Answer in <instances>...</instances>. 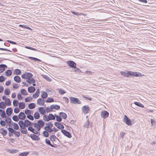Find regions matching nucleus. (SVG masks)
Listing matches in <instances>:
<instances>
[{
    "instance_id": "1",
    "label": "nucleus",
    "mask_w": 156,
    "mask_h": 156,
    "mask_svg": "<svg viewBox=\"0 0 156 156\" xmlns=\"http://www.w3.org/2000/svg\"><path fill=\"white\" fill-rule=\"evenodd\" d=\"M70 103L75 104H81V102L77 98L71 97L70 98Z\"/></svg>"
},
{
    "instance_id": "2",
    "label": "nucleus",
    "mask_w": 156,
    "mask_h": 156,
    "mask_svg": "<svg viewBox=\"0 0 156 156\" xmlns=\"http://www.w3.org/2000/svg\"><path fill=\"white\" fill-rule=\"evenodd\" d=\"M33 76L32 74L30 73L25 72L24 74L21 75V77L22 78L28 80L32 77Z\"/></svg>"
},
{
    "instance_id": "3",
    "label": "nucleus",
    "mask_w": 156,
    "mask_h": 156,
    "mask_svg": "<svg viewBox=\"0 0 156 156\" xmlns=\"http://www.w3.org/2000/svg\"><path fill=\"white\" fill-rule=\"evenodd\" d=\"M129 74L130 76H133L136 77H140L141 76L143 75H142L141 73L138 72H133L129 71Z\"/></svg>"
},
{
    "instance_id": "4",
    "label": "nucleus",
    "mask_w": 156,
    "mask_h": 156,
    "mask_svg": "<svg viewBox=\"0 0 156 156\" xmlns=\"http://www.w3.org/2000/svg\"><path fill=\"white\" fill-rule=\"evenodd\" d=\"M123 120L127 125L130 126L132 125L130 120L126 115H124Z\"/></svg>"
},
{
    "instance_id": "5",
    "label": "nucleus",
    "mask_w": 156,
    "mask_h": 156,
    "mask_svg": "<svg viewBox=\"0 0 156 156\" xmlns=\"http://www.w3.org/2000/svg\"><path fill=\"white\" fill-rule=\"evenodd\" d=\"M82 111L84 114H86L90 111V108L88 105L84 106L82 108Z\"/></svg>"
},
{
    "instance_id": "6",
    "label": "nucleus",
    "mask_w": 156,
    "mask_h": 156,
    "mask_svg": "<svg viewBox=\"0 0 156 156\" xmlns=\"http://www.w3.org/2000/svg\"><path fill=\"white\" fill-rule=\"evenodd\" d=\"M109 113L106 111H103L101 112V116L104 119L107 118L109 115Z\"/></svg>"
},
{
    "instance_id": "7",
    "label": "nucleus",
    "mask_w": 156,
    "mask_h": 156,
    "mask_svg": "<svg viewBox=\"0 0 156 156\" xmlns=\"http://www.w3.org/2000/svg\"><path fill=\"white\" fill-rule=\"evenodd\" d=\"M62 133L66 136L69 138L71 137L72 136L70 133L65 130L62 129L61 130Z\"/></svg>"
},
{
    "instance_id": "8",
    "label": "nucleus",
    "mask_w": 156,
    "mask_h": 156,
    "mask_svg": "<svg viewBox=\"0 0 156 156\" xmlns=\"http://www.w3.org/2000/svg\"><path fill=\"white\" fill-rule=\"evenodd\" d=\"M67 64L70 67L73 68L76 66V64L73 61H68L67 62Z\"/></svg>"
},
{
    "instance_id": "9",
    "label": "nucleus",
    "mask_w": 156,
    "mask_h": 156,
    "mask_svg": "<svg viewBox=\"0 0 156 156\" xmlns=\"http://www.w3.org/2000/svg\"><path fill=\"white\" fill-rule=\"evenodd\" d=\"M54 125L58 129H62L64 128V126L60 122H55L54 123Z\"/></svg>"
},
{
    "instance_id": "10",
    "label": "nucleus",
    "mask_w": 156,
    "mask_h": 156,
    "mask_svg": "<svg viewBox=\"0 0 156 156\" xmlns=\"http://www.w3.org/2000/svg\"><path fill=\"white\" fill-rule=\"evenodd\" d=\"M44 100L41 98H38L37 101V104L40 106H42L44 104Z\"/></svg>"
},
{
    "instance_id": "11",
    "label": "nucleus",
    "mask_w": 156,
    "mask_h": 156,
    "mask_svg": "<svg viewBox=\"0 0 156 156\" xmlns=\"http://www.w3.org/2000/svg\"><path fill=\"white\" fill-rule=\"evenodd\" d=\"M19 119L22 120H23L25 119L26 116L25 114L23 112H20L18 115Z\"/></svg>"
},
{
    "instance_id": "12",
    "label": "nucleus",
    "mask_w": 156,
    "mask_h": 156,
    "mask_svg": "<svg viewBox=\"0 0 156 156\" xmlns=\"http://www.w3.org/2000/svg\"><path fill=\"white\" fill-rule=\"evenodd\" d=\"M30 136L33 140H38L40 139V138L37 136L36 135L34 134H31Z\"/></svg>"
},
{
    "instance_id": "13",
    "label": "nucleus",
    "mask_w": 156,
    "mask_h": 156,
    "mask_svg": "<svg viewBox=\"0 0 156 156\" xmlns=\"http://www.w3.org/2000/svg\"><path fill=\"white\" fill-rule=\"evenodd\" d=\"M18 124L21 129H25L24 122L22 120H20L19 121Z\"/></svg>"
},
{
    "instance_id": "14",
    "label": "nucleus",
    "mask_w": 156,
    "mask_h": 156,
    "mask_svg": "<svg viewBox=\"0 0 156 156\" xmlns=\"http://www.w3.org/2000/svg\"><path fill=\"white\" fill-rule=\"evenodd\" d=\"M6 112L7 115L8 116L10 115L12 112V109L11 108H7L6 110Z\"/></svg>"
},
{
    "instance_id": "15",
    "label": "nucleus",
    "mask_w": 156,
    "mask_h": 156,
    "mask_svg": "<svg viewBox=\"0 0 156 156\" xmlns=\"http://www.w3.org/2000/svg\"><path fill=\"white\" fill-rule=\"evenodd\" d=\"M28 129L29 131H30L34 134H37L38 133V131L34 129L33 128V127L31 126H29L28 128Z\"/></svg>"
},
{
    "instance_id": "16",
    "label": "nucleus",
    "mask_w": 156,
    "mask_h": 156,
    "mask_svg": "<svg viewBox=\"0 0 156 156\" xmlns=\"http://www.w3.org/2000/svg\"><path fill=\"white\" fill-rule=\"evenodd\" d=\"M7 67V66L5 64L0 65V73H1L5 70V68Z\"/></svg>"
},
{
    "instance_id": "17",
    "label": "nucleus",
    "mask_w": 156,
    "mask_h": 156,
    "mask_svg": "<svg viewBox=\"0 0 156 156\" xmlns=\"http://www.w3.org/2000/svg\"><path fill=\"white\" fill-rule=\"evenodd\" d=\"M38 111L41 114L44 115L46 113L45 110L43 107H39L38 108Z\"/></svg>"
},
{
    "instance_id": "18",
    "label": "nucleus",
    "mask_w": 156,
    "mask_h": 156,
    "mask_svg": "<svg viewBox=\"0 0 156 156\" xmlns=\"http://www.w3.org/2000/svg\"><path fill=\"white\" fill-rule=\"evenodd\" d=\"M0 115L1 117L3 118H6V114L4 111L0 109Z\"/></svg>"
},
{
    "instance_id": "19",
    "label": "nucleus",
    "mask_w": 156,
    "mask_h": 156,
    "mask_svg": "<svg viewBox=\"0 0 156 156\" xmlns=\"http://www.w3.org/2000/svg\"><path fill=\"white\" fill-rule=\"evenodd\" d=\"M14 80L17 83H19L21 81L20 77L18 76H15L14 77Z\"/></svg>"
},
{
    "instance_id": "20",
    "label": "nucleus",
    "mask_w": 156,
    "mask_h": 156,
    "mask_svg": "<svg viewBox=\"0 0 156 156\" xmlns=\"http://www.w3.org/2000/svg\"><path fill=\"white\" fill-rule=\"evenodd\" d=\"M35 88L34 87H30L28 88V91L30 93H31L34 92L35 91Z\"/></svg>"
},
{
    "instance_id": "21",
    "label": "nucleus",
    "mask_w": 156,
    "mask_h": 156,
    "mask_svg": "<svg viewBox=\"0 0 156 156\" xmlns=\"http://www.w3.org/2000/svg\"><path fill=\"white\" fill-rule=\"evenodd\" d=\"M48 116V119H49V121L51 120H54L55 119V115H53L52 114H49Z\"/></svg>"
},
{
    "instance_id": "22",
    "label": "nucleus",
    "mask_w": 156,
    "mask_h": 156,
    "mask_svg": "<svg viewBox=\"0 0 156 156\" xmlns=\"http://www.w3.org/2000/svg\"><path fill=\"white\" fill-rule=\"evenodd\" d=\"M26 81L29 84H30L32 83H35V80L32 77L29 79L27 80Z\"/></svg>"
},
{
    "instance_id": "23",
    "label": "nucleus",
    "mask_w": 156,
    "mask_h": 156,
    "mask_svg": "<svg viewBox=\"0 0 156 156\" xmlns=\"http://www.w3.org/2000/svg\"><path fill=\"white\" fill-rule=\"evenodd\" d=\"M5 75L7 76H10L12 74V71L10 69H8L5 72Z\"/></svg>"
},
{
    "instance_id": "24",
    "label": "nucleus",
    "mask_w": 156,
    "mask_h": 156,
    "mask_svg": "<svg viewBox=\"0 0 156 156\" xmlns=\"http://www.w3.org/2000/svg\"><path fill=\"white\" fill-rule=\"evenodd\" d=\"M25 128L30 126L31 124V122L28 120L26 119L24 120Z\"/></svg>"
},
{
    "instance_id": "25",
    "label": "nucleus",
    "mask_w": 156,
    "mask_h": 156,
    "mask_svg": "<svg viewBox=\"0 0 156 156\" xmlns=\"http://www.w3.org/2000/svg\"><path fill=\"white\" fill-rule=\"evenodd\" d=\"M39 89H37L35 93L33 94V98H35L37 97L39 95Z\"/></svg>"
},
{
    "instance_id": "26",
    "label": "nucleus",
    "mask_w": 156,
    "mask_h": 156,
    "mask_svg": "<svg viewBox=\"0 0 156 156\" xmlns=\"http://www.w3.org/2000/svg\"><path fill=\"white\" fill-rule=\"evenodd\" d=\"M59 115L61 117H62L63 119H66L67 117V115L65 113L63 112H60L59 113Z\"/></svg>"
},
{
    "instance_id": "27",
    "label": "nucleus",
    "mask_w": 156,
    "mask_h": 156,
    "mask_svg": "<svg viewBox=\"0 0 156 156\" xmlns=\"http://www.w3.org/2000/svg\"><path fill=\"white\" fill-rule=\"evenodd\" d=\"M41 97L43 99L45 98L48 97V94H47L44 91H42L41 92Z\"/></svg>"
},
{
    "instance_id": "28",
    "label": "nucleus",
    "mask_w": 156,
    "mask_h": 156,
    "mask_svg": "<svg viewBox=\"0 0 156 156\" xmlns=\"http://www.w3.org/2000/svg\"><path fill=\"white\" fill-rule=\"evenodd\" d=\"M130 71H128L127 72H123L121 71L120 72V73L121 74L124 76H127V77H129V76H130V75H129V72Z\"/></svg>"
},
{
    "instance_id": "29",
    "label": "nucleus",
    "mask_w": 156,
    "mask_h": 156,
    "mask_svg": "<svg viewBox=\"0 0 156 156\" xmlns=\"http://www.w3.org/2000/svg\"><path fill=\"white\" fill-rule=\"evenodd\" d=\"M38 126L42 127L44 125V122L42 120H39L37 122Z\"/></svg>"
},
{
    "instance_id": "30",
    "label": "nucleus",
    "mask_w": 156,
    "mask_h": 156,
    "mask_svg": "<svg viewBox=\"0 0 156 156\" xmlns=\"http://www.w3.org/2000/svg\"><path fill=\"white\" fill-rule=\"evenodd\" d=\"M5 105L7 106H10L11 105V101H10V99L7 98L6 99V100L5 101Z\"/></svg>"
},
{
    "instance_id": "31",
    "label": "nucleus",
    "mask_w": 156,
    "mask_h": 156,
    "mask_svg": "<svg viewBox=\"0 0 156 156\" xmlns=\"http://www.w3.org/2000/svg\"><path fill=\"white\" fill-rule=\"evenodd\" d=\"M51 108H52V109H55L56 110H58L60 108V107L59 106L56 105H51Z\"/></svg>"
},
{
    "instance_id": "32",
    "label": "nucleus",
    "mask_w": 156,
    "mask_h": 156,
    "mask_svg": "<svg viewBox=\"0 0 156 156\" xmlns=\"http://www.w3.org/2000/svg\"><path fill=\"white\" fill-rule=\"evenodd\" d=\"M25 107V103L24 102H20L19 103V107L21 109H23Z\"/></svg>"
},
{
    "instance_id": "33",
    "label": "nucleus",
    "mask_w": 156,
    "mask_h": 156,
    "mask_svg": "<svg viewBox=\"0 0 156 156\" xmlns=\"http://www.w3.org/2000/svg\"><path fill=\"white\" fill-rule=\"evenodd\" d=\"M35 104L34 103H31L28 105V107L30 109H33L35 108Z\"/></svg>"
},
{
    "instance_id": "34",
    "label": "nucleus",
    "mask_w": 156,
    "mask_h": 156,
    "mask_svg": "<svg viewBox=\"0 0 156 156\" xmlns=\"http://www.w3.org/2000/svg\"><path fill=\"white\" fill-rule=\"evenodd\" d=\"M45 141L46 143L47 144L49 145L50 146L52 147H55L54 145L51 144L50 140L49 139H45Z\"/></svg>"
},
{
    "instance_id": "35",
    "label": "nucleus",
    "mask_w": 156,
    "mask_h": 156,
    "mask_svg": "<svg viewBox=\"0 0 156 156\" xmlns=\"http://www.w3.org/2000/svg\"><path fill=\"white\" fill-rule=\"evenodd\" d=\"M55 118H56V120L58 122H61L62 121V119L61 117L58 115H56V114H55Z\"/></svg>"
},
{
    "instance_id": "36",
    "label": "nucleus",
    "mask_w": 156,
    "mask_h": 156,
    "mask_svg": "<svg viewBox=\"0 0 156 156\" xmlns=\"http://www.w3.org/2000/svg\"><path fill=\"white\" fill-rule=\"evenodd\" d=\"M6 106L3 101H2L0 103V108L2 109H5V108Z\"/></svg>"
},
{
    "instance_id": "37",
    "label": "nucleus",
    "mask_w": 156,
    "mask_h": 156,
    "mask_svg": "<svg viewBox=\"0 0 156 156\" xmlns=\"http://www.w3.org/2000/svg\"><path fill=\"white\" fill-rule=\"evenodd\" d=\"M40 117L39 113L37 112H36L34 114V117L35 119H38Z\"/></svg>"
},
{
    "instance_id": "38",
    "label": "nucleus",
    "mask_w": 156,
    "mask_h": 156,
    "mask_svg": "<svg viewBox=\"0 0 156 156\" xmlns=\"http://www.w3.org/2000/svg\"><path fill=\"white\" fill-rule=\"evenodd\" d=\"M21 93L24 95H27L28 94L27 92V91L25 89H22L20 91Z\"/></svg>"
},
{
    "instance_id": "39",
    "label": "nucleus",
    "mask_w": 156,
    "mask_h": 156,
    "mask_svg": "<svg viewBox=\"0 0 156 156\" xmlns=\"http://www.w3.org/2000/svg\"><path fill=\"white\" fill-rule=\"evenodd\" d=\"M49 138L50 140L52 142H54L55 141V138L58 139V138L55 135L51 136Z\"/></svg>"
},
{
    "instance_id": "40",
    "label": "nucleus",
    "mask_w": 156,
    "mask_h": 156,
    "mask_svg": "<svg viewBox=\"0 0 156 156\" xmlns=\"http://www.w3.org/2000/svg\"><path fill=\"white\" fill-rule=\"evenodd\" d=\"M134 104L137 106H138L139 107H141V108H144V105L140 103L137 102H135Z\"/></svg>"
},
{
    "instance_id": "41",
    "label": "nucleus",
    "mask_w": 156,
    "mask_h": 156,
    "mask_svg": "<svg viewBox=\"0 0 156 156\" xmlns=\"http://www.w3.org/2000/svg\"><path fill=\"white\" fill-rule=\"evenodd\" d=\"M54 99L52 98H48L45 101V102L47 103L52 102L54 101Z\"/></svg>"
},
{
    "instance_id": "42",
    "label": "nucleus",
    "mask_w": 156,
    "mask_h": 156,
    "mask_svg": "<svg viewBox=\"0 0 156 156\" xmlns=\"http://www.w3.org/2000/svg\"><path fill=\"white\" fill-rule=\"evenodd\" d=\"M52 110H53L52 109V108H51V106H50V107H48L45 108L46 112L48 113L52 112Z\"/></svg>"
},
{
    "instance_id": "43",
    "label": "nucleus",
    "mask_w": 156,
    "mask_h": 156,
    "mask_svg": "<svg viewBox=\"0 0 156 156\" xmlns=\"http://www.w3.org/2000/svg\"><path fill=\"white\" fill-rule=\"evenodd\" d=\"M41 76L43 78L46 79L47 80L49 81H51V79L50 78L48 77V76L47 75H42Z\"/></svg>"
},
{
    "instance_id": "44",
    "label": "nucleus",
    "mask_w": 156,
    "mask_h": 156,
    "mask_svg": "<svg viewBox=\"0 0 156 156\" xmlns=\"http://www.w3.org/2000/svg\"><path fill=\"white\" fill-rule=\"evenodd\" d=\"M10 92V90L9 89H6L4 91V93L6 95H8L9 94Z\"/></svg>"
},
{
    "instance_id": "45",
    "label": "nucleus",
    "mask_w": 156,
    "mask_h": 156,
    "mask_svg": "<svg viewBox=\"0 0 156 156\" xmlns=\"http://www.w3.org/2000/svg\"><path fill=\"white\" fill-rule=\"evenodd\" d=\"M12 119L16 122H18L19 120V117L16 115H14L12 116Z\"/></svg>"
},
{
    "instance_id": "46",
    "label": "nucleus",
    "mask_w": 156,
    "mask_h": 156,
    "mask_svg": "<svg viewBox=\"0 0 156 156\" xmlns=\"http://www.w3.org/2000/svg\"><path fill=\"white\" fill-rule=\"evenodd\" d=\"M14 72L15 73V74L17 75H20L21 73V71L20 69H15Z\"/></svg>"
},
{
    "instance_id": "47",
    "label": "nucleus",
    "mask_w": 156,
    "mask_h": 156,
    "mask_svg": "<svg viewBox=\"0 0 156 156\" xmlns=\"http://www.w3.org/2000/svg\"><path fill=\"white\" fill-rule=\"evenodd\" d=\"M29 153V152H25L22 153L19 155V156H27Z\"/></svg>"
},
{
    "instance_id": "48",
    "label": "nucleus",
    "mask_w": 156,
    "mask_h": 156,
    "mask_svg": "<svg viewBox=\"0 0 156 156\" xmlns=\"http://www.w3.org/2000/svg\"><path fill=\"white\" fill-rule=\"evenodd\" d=\"M5 121L6 123L8 124L11 123L12 121L11 119L9 117H7Z\"/></svg>"
},
{
    "instance_id": "49",
    "label": "nucleus",
    "mask_w": 156,
    "mask_h": 156,
    "mask_svg": "<svg viewBox=\"0 0 156 156\" xmlns=\"http://www.w3.org/2000/svg\"><path fill=\"white\" fill-rule=\"evenodd\" d=\"M32 111H31L27 109L25 110V113L27 115H30L31 114Z\"/></svg>"
},
{
    "instance_id": "50",
    "label": "nucleus",
    "mask_w": 156,
    "mask_h": 156,
    "mask_svg": "<svg viewBox=\"0 0 156 156\" xmlns=\"http://www.w3.org/2000/svg\"><path fill=\"white\" fill-rule=\"evenodd\" d=\"M1 130H2L3 131L2 132V134L3 135L6 136L7 135V132L6 130L3 129V128L1 129Z\"/></svg>"
},
{
    "instance_id": "51",
    "label": "nucleus",
    "mask_w": 156,
    "mask_h": 156,
    "mask_svg": "<svg viewBox=\"0 0 156 156\" xmlns=\"http://www.w3.org/2000/svg\"><path fill=\"white\" fill-rule=\"evenodd\" d=\"M73 68H74V71L75 72L77 73H81V70L79 68L76 67V66L75 67H74Z\"/></svg>"
},
{
    "instance_id": "52",
    "label": "nucleus",
    "mask_w": 156,
    "mask_h": 156,
    "mask_svg": "<svg viewBox=\"0 0 156 156\" xmlns=\"http://www.w3.org/2000/svg\"><path fill=\"white\" fill-rule=\"evenodd\" d=\"M29 58L31 59L32 60H34L35 61H38L39 62H41V60L38 59L37 58L31 57H29Z\"/></svg>"
},
{
    "instance_id": "53",
    "label": "nucleus",
    "mask_w": 156,
    "mask_h": 156,
    "mask_svg": "<svg viewBox=\"0 0 156 156\" xmlns=\"http://www.w3.org/2000/svg\"><path fill=\"white\" fill-rule=\"evenodd\" d=\"M43 136L45 137H48L49 136V134L48 132L46 131H43Z\"/></svg>"
},
{
    "instance_id": "54",
    "label": "nucleus",
    "mask_w": 156,
    "mask_h": 156,
    "mask_svg": "<svg viewBox=\"0 0 156 156\" xmlns=\"http://www.w3.org/2000/svg\"><path fill=\"white\" fill-rule=\"evenodd\" d=\"M13 128L14 129L16 130L18 129L19 128L18 124L16 123H14L13 124Z\"/></svg>"
},
{
    "instance_id": "55",
    "label": "nucleus",
    "mask_w": 156,
    "mask_h": 156,
    "mask_svg": "<svg viewBox=\"0 0 156 156\" xmlns=\"http://www.w3.org/2000/svg\"><path fill=\"white\" fill-rule=\"evenodd\" d=\"M59 93L61 95L65 93L66 92L62 89H60L58 91Z\"/></svg>"
},
{
    "instance_id": "56",
    "label": "nucleus",
    "mask_w": 156,
    "mask_h": 156,
    "mask_svg": "<svg viewBox=\"0 0 156 156\" xmlns=\"http://www.w3.org/2000/svg\"><path fill=\"white\" fill-rule=\"evenodd\" d=\"M8 129L9 131L12 133H14L16 131V130L13 129L12 128L10 127L8 128Z\"/></svg>"
},
{
    "instance_id": "57",
    "label": "nucleus",
    "mask_w": 156,
    "mask_h": 156,
    "mask_svg": "<svg viewBox=\"0 0 156 156\" xmlns=\"http://www.w3.org/2000/svg\"><path fill=\"white\" fill-rule=\"evenodd\" d=\"M19 102L16 100H14L13 101V104L14 106H17Z\"/></svg>"
},
{
    "instance_id": "58",
    "label": "nucleus",
    "mask_w": 156,
    "mask_h": 156,
    "mask_svg": "<svg viewBox=\"0 0 156 156\" xmlns=\"http://www.w3.org/2000/svg\"><path fill=\"white\" fill-rule=\"evenodd\" d=\"M27 118L31 120H33L34 118L33 116L31 115H28L27 116Z\"/></svg>"
},
{
    "instance_id": "59",
    "label": "nucleus",
    "mask_w": 156,
    "mask_h": 156,
    "mask_svg": "<svg viewBox=\"0 0 156 156\" xmlns=\"http://www.w3.org/2000/svg\"><path fill=\"white\" fill-rule=\"evenodd\" d=\"M48 116L47 117L46 115H44L43 116V119L44 121H46V122H48L49 121V119H48Z\"/></svg>"
},
{
    "instance_id": "60",
    "label": "nucleus",
    "mask_w": 156,
    "mask_h": 156,
    "mask_svg": "<svg viewBox=\"0 0 156 156\" xmlns=\"http://www.w3.org/2000/svg\"><path fill=\"white\" fill-rule=\"evenodd\" d=\"M24 129V130L22 129H20L21 133L23 134H27V129H26V128Z\"/></svg>"
},
{
    "instance_id": "61",
    "label": "nucleus",
    "mask_w": 156,
    "mask_h": 156,
    "mask_svg": "<svg viewBox=\"0 0 156 156\" xmlns=\"http://www.w3.org/2000/svg\"><path fill=\"white\" fill-rule=\"evenodd\" d=\"M32 99V98L31 97H29L26 98L25 99V101L26 102H28L30 101Z\"/></svg>"
},
{
    "instance_id": "62",
    "label": "nucleus",
    "mask_w": 156,
    "mask_h": 156,
    "mask_svg": "<svg viewBox=\"0 0 156 156\" xmlns=\"http://www.w3.org/2000/svg\"><path fill=\"white\" fill-rule=\"evenodd\" d=\"M5 77L2 76H0V82H2L5 81Z\"/></svg>"
},
{
    "instance_id": "63",
    "label": "nucleus",
    "mask_w": 156,
    "mask_h": 156,
    "mask_svg": "<svg viewBox=\"0 0 156 156\" xmlns=\"http://www.w3.org/2000/svg\"><path fill=\"white\" fill-rule=\"evenodd\" d=\"M20 111V109L18 108H16L14 109V112L15 113H19Z\"/></svg>"
},
{
    "instance_id": "64",
    "label": "nucleus",
    "mask_w": 156,
    "mask_h": 156,
    "mask_svg": "<svg viewBox=\"0 0 156 156\" xmlns=\"http://www.w3.org/2000/svg\"><path fill=\"white\" fill-rule=\"evenodd\" d=\"M13 88L15 89H17L19 87L17 83H13Z\"/></svg>"
}]
</instances>
